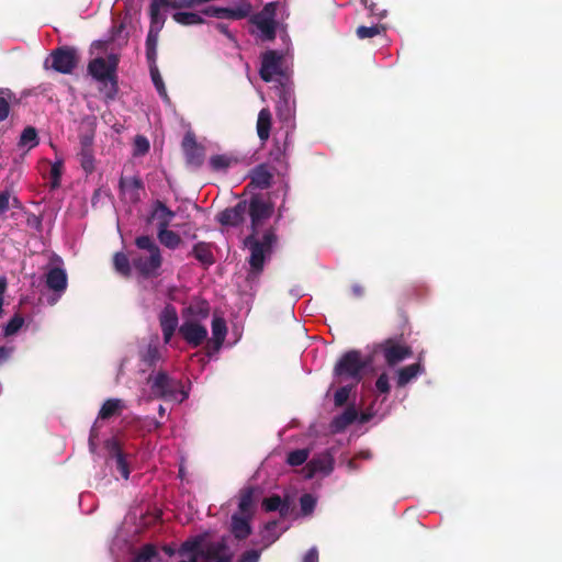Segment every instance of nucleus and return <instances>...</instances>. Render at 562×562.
<instances>
[{
    "instance_id": "f257e3e1",
    "label": "nucleus",
    "mask_w": 562,
    "mask_h": 562,
    "mask_svg": "<svg viewBox=\"0 0 562 562\" xmlns=\"http://www.w3.org/2000/svg\"><path fill=\"white\" fill-rule=\"evenodd\" d=\"M272 213L273 204L261 194H254L246 200V214L250 217L251 229V233L244 239V246L250 251L247 281L259 278L263 271L266 259L271 255L272 247L277 241L273 228L266 229L262 237H258L259 228L271 217Z\"/></svg>"
},
{
    "instance_id": "f03ea898",
    "label": "nucleus",
    "mask_w": 562,
    "mask_h": 562,
    "mask_svg": "<svg viewBox=\"0 0 562 562\" xmlns=\"http://www.w3.org/2000/svg\"><path fill=\"white\" fill-rule=\"evenodd\" d=\"M119 56L110 54L106 58L97 57L89 61L88 74L102 85L101 91L106 100H114L119 92L117 66Z\"/></svg>"
},
{
    "instance_id": "7ed1b4c3",
    "label": "nucleus",
    "mask_w": 562,
    "mask_h": 562,
    "mask_svg": "<svg viewBox=\"0 0 562 562\" xmlns=\"http://www.w3.org/2000/svg\"><path fill=\"white\" fill-rule=\"evenodd\" d=\"M135 246L140 250H146L148 256L137 255L133 257L132 265L137 273L144 279L157 278L162 266V256L159 246L153 237L142 235L135 238Z\"/></svg>"
},
{
    "instance_id": "20e7f679",
    "label": "nucleus",
    "mask_w": 562,
    "mask_h": 562,
    "mask_svg": "<svg viewBox=\"0 0 562 562\" xmlns=\"http://www.w3.org/2000/svg\"><path fill=\"white\" fill-rule=\"evenodd\" d=\"M373 351L381 355L389 367H395L413 356V349L404 341L403 336L384 339L374 346Z\"/></svg>"
},
{
    "instance_id": "39448f33",
    "label": "nucleus",
    "mask_w": 562,
    "mask_h": 562,
    "mask_svg": "<svg viewBox=\"0 0 562 562\" xmlns=\"http://www.w3.org/2000/svg\"><path fill=\"white\" fill-rule=\"evenodd\" d=\"M80 57L78 50L72 46H60L53 49L44 61L45 69H53L56 72L70 75L77 68Z\"/></svg>"
},
{
    "instance_id": "423d86ee",
    "label": "nucleus",
    "mask_w": 562,
    "mask_h": 562,
    "mask_svg": "<svg viewBox=\"0 0 562 562\" xmlns=\"http://www.w3.org/2000/svg\"><path fill=\"white\" fill-rule=\"evenodd\" d=\"M367 364L368 362L362 359L361 351L349 350L337 361L334 368V373L339 378L351 379L355 384H357L361 381L362 371Z\"/></svg>"
},
{
    "instance_id": "0eeeda50",
    "label": "nucleus",
    "mask_w": 562,
    "mask_h": 562,
    "mask_svg": "<svg viewBox=\"0 0 562 562\" xmlns=\"http://www.w3.org/2000/svg\"><path fill=\"white\" fill-rule=\"evenodd\" d=\"M148 383L153 394L159 398L176 400L178 393L181 394L180 402L188 397V393L179 391L181 383L168 375L166 371H158L156 375L148 376Z\"/></svg>"
},
{
    "instance_id": "6e6552de",
    "label": "nucleus",
    "mask_w": 562,
    "mask_h": 562,
    "mask_svg": "<svg viewBox=\"0 0 562 562\" xmlns=\"http://www.w3.org/2000/svg\"><path fill=\"white\" fill-rule=\"evenodd\" d=\"M181 147L187 165L193 168H200L205 158V148L198 144L195 135L192 132L186 133Z\"/></svg>"
},
{
    "instance_id": "1a4fd4ad",
    "label": "nucleus",
    "mask_w": 562,
    "mask_h": 562,
    "mask_svg": "<svg viewBox=\"0 0 562 562\" xmlns=\"http://www.w3.org/2000/svg\"><path fill=\"white\" fill-rule=\"evenodd\" d=\"M282 61L283 55L277 50H267L263 53L261 56V66L259 69L260 78L265 82H270L274 76H282Z\"/></svg>"
},
{
    "instance_id": "9d476101",
    "label": "nucleus",
    "mask_w": 562,
    "mask_h": 562,
    "mask_svg": "<svg viewBox=\"0 0 562 562\" xmlns=\"http://www.w3.org/2000/svg\"><path fill=\"white\" fill-rule=\"evenodd\" d=\"M45 284L48 290L54 292V297L49 300V304L53 305L67 290L68 277L66 270L60 267L49 268L45 274Z\"/></svg>"
},
{
    "instance_id": "9b49d317",
    "label": "nucleus",
    "mask_w": 562,
    "mask_h": 562,
    "mask_svg": "<svg viewBox=\"0 0 562 562\" xmlns=\"http://www.w3.org/2000/svg\"><path fill=\"white\" fill-rule=\"evenodd\" d=\"M334 469V457L333 454L326 450L314 456L304 467V477L312 479L317 473H323L328 475Z\"/></svg>"
},
{
    "instance_id": "f8f14e48",
    "label": "nucleus",
    "mask_w": 562,
    "mask_h": 562,
    "mask_svg": "<svg viewBox=\"0 0 562 562\" xmlns=\"http://www.w3.org/2000/svg\"><path fill=\"white\" fill-rule=\"evenodd\" d=\"M179 334L193 348L201 346L207 338L206 327L194 321H184L179 327Z\"/></svg>"
},
{
    "instance_id": "ddd939ff",
    "label": "nucleus",
    "mask_w": 562,
    "mask_h": 562,
    "mask_svg": "<svg viewBox=\"0 0 562 562\" xmlns=\"http://www.w3.org/2000/svg\"><path fill=\"white\" fill-rule=\"evenodd\" d=\"M119 189L122 199L136 204L140 201V192L144 190V182L139 176H121Z\"/></svg>"
},
{
    "instance_id": "4468645a",
    "label": "nucleus",
    "mask_w": 562,
    "mask_h": 562,
    "mask_svg": "<svg viewBox=\"0 0 562 562\" xmlns=\"http://www.w3.org/2000/svg\"><path fill=\"white\" fill-rule=\"evenodd\" d=\"M159 324L162 331L164 341L170 342L179 324L177 310L173 305L167 304L159 315Z\"/></svg>"
},
{
    "instance_id": "2eb2a0df",
    "label": "nucleus",
    "mask_w": 562,
    "mask_h": 562,
    "mask_svg": "<svg viewBox=\"0 0 562 562\" xmlns=\"http://www.w3.org/2000/svg\"><path fill=\"white\" fill-rule=\"evenodd\" d=\"M148 14L150 23L145 45L146 47H157L159 33L166 22V15L157 12V9L151 5L148 7Z\"/></svg>"
},
{
    "instance_id": "dca6fc26",
    "label": "nucleus",
    "mask_w": 562,
    "mask_h": 562,
    "mask_svg": "<svg viewBox=\"0 0 562 562\" xmlns=\"http://www.w3.org/2000/svg\"><path fill=\"white\" fill-rule=\"evenodd\" d=\"M246 215V200L239 201L235 206L223 210L217 215V221L224 226L236 227L240 225Z\"/></svg>"
},
{
    "instance_id": "f3484780",
    "label": "nucleus",
    "mask_w": 562,
    "mask_h": 562,
    "mask_svg": "<svg viewBox=\"0 0 562 562\" xmlns=\"http://www.w3.org/2000/svg\"><path fill=\"white\" fill-rule=\"evenodd\" d=\"M251 519H252L251 513L247 516H241L240 514H237V513L232 515L231 532L236 540L243 541L251 535V532H252V528L250 525Z\"/></svg>"
},
{
    "instance_id": "a211bd4d",
    "label": "nucleus",
    "mask_w": 562,
    "mask_h": 562,
    "mask_svg": "<svg viewBox=\"0 0 562 562\" xmlns=\"http://www.w3.org/2000/svg\"><path fill=\"white\" fill-rule=\"evenodd\" d=\"M210 304L202 299H195L188 307L182 311L186 321H194L196 323L206 319L210 315Z\"/></svg>"
},
{
    "instance_id": "6ab92c4d",
    "label": "nucleus",
    "mask_w": 562,
    "mask_h": 562,
    "mask_svg": "<svg viewBox=\"0 0 562 562\" xmlns=\"http://www.w3.org/2000/svg\"><path fill=\"white\" fill-rule=\"evenodd\" d=\"M228 550L227 537L223 536L218 541L209 542L200 551V557L205 561L222 559Z\"/></svg>"
},
{
    "instance_id": "aec40b11",
    "label": "nucleus",
    "mask_w": 562,
    "mask_h": 562,
    "mask_svg": "<svg viewBox=\"0 0 562 562\" xmlns=\"http://www.w3.org/2000/svg\"><path fill=\"white\" fill-rule=\"evenodd\" d=\"M250 184L258 189H268L272 183L273 175L267 165L261 164L255 167L250 172Z\"/></svg>"
},
{
    "instance_id": "412c9836",
    "label": "nucleus",
    "mask_w": 562,
    "mask_h": 562,
    "mask_svg": "<svg viewBox=\"0 0 562 562\" xmlns=\"http://www.w3.org/2000/svg\"><path fill=\"white\" fill-rule=\"evenodd\" d=\"M175 215V212L171 211L164 202L157 200L153 205V211L148 222L156 218L158 221V229L162 228V224L164 227H169Z\"/></svg>"
},
{
    "instance_id": "4be33fe9",
    "label": "nucleus",
    "mask_w": 562,
    "mask_h": 562,
    "mask_svg": "<svg viewBox=\"0 0 562 562\" xmlns=\"http://www.w3.org/2000/svg\"><path fill=\"white\" fill-rule=\"evenodd\" d=\"M272 126V114L268 108H263L259 111L257 117V134L261 142H267L270 137Z\"/></svg>"
},
{
    "instance_id": "5701e85b",
    "label": "nucleus",
    "mask_w": 562,
    "mask_h": 562,
    "mask_svg": "<svg viewBox=\"0 0 562 562\" xmlns=\"http://www.w3.org/2000/svg\"><path fill=\"white\" fill-rule=\"evenodd\" d=\"M424 368L419 362L403 367L396 371V385L404 387L418 374L423 373Z\"/></svg>"
},
{
    "instance_id": "b1692460",
    "label": "nucleus",
    "mask_w": 562,
    "mask_h": 562,
    "mask_svg": "<svg viewBox=\"0 0 562 562\" xmlns=\"http://www.w3.org/2000/svg\"><path fill=\"white\" fill-rule=\"evenodd\" d=\"M192 255L205 268L211 267L215 262V258L211 249V244L209 243H196L192 248Z\"/></svg>"
},
{
    "instance_id": "393cba45",
    "label": "nucleus",
    "mask_w": 562,
    "mask_h": 562,
    "mask_svg": "<svg viewBox=\"0 0 562 562\" xmlns=\"http://www.w3.org/2000/svg\"><path fill=\"white\" fill-rule=\"evenodd\" d=\"M358 418V412L355 406L350 405L348 406L340 415L336 416L331 426L335 431H342L348 426L353 424Z\"/></svg>"
},
{
    "instance_id": "a878e982",
    "label": "nucleus",
    "mask_w": 562,
    "mask_h": 562,
    "mask_svg": "<svg viewBox=\"0 0 562 562\" xmlns=\"http://www.w3.org/2000/svg\"><path fill=\"white\" fill-rule=\"evenodd\" d=\"M18 103L19 99L11 89L0 88V123L8 119L11 105Z\"/></svg>"
},
{
    "instance_id": "bb28decb",
    "label": "nucleus",
    "mask_w": 562,
    "mask_h": 562,
    "mask_svg": "<svg viewBox=\"0 0 562 562\" xmlns=\"http://www.w3.org/2000/svg\"><path fill=\"white\" fill-rule=\"evenodd\" d=\"M225 10L236 12L237 16H229V20H243L246 19L252 10V7L248 0H225L223 5Z\"/></svg>"
},
{
    "instance_id": "cd10ccee",
    "label": "nucleus",
    "mask_w": 562,
    "mask_h": 562,
    "mask_svg": "<svg viewBox=\"0 0 562 562\" xmlns=\"http://www.w3.org/2000/svg\"><path fill=\"white\" fill-rule=\"evenodd\" d=\"M227 334L226 322L223 317L215 316L212 321L213 349L218 351Z\"/></svg>"
},
{
    "instance_id": "c85d7f7f",
    "label": "nucleus",
    "mask_w": 562,
    "mask_h": 562,
    "mask_svg": "<svg viewBox=\"0 0 562 562\" xmlns=\"http://www.w3.org/2000/svg\"><path fill=\"white\" fill-rule=\"evenodd\" d=\"M125 408L124 402L120 398L106 400L99 411L98 417L101 419H109L119 415Z\"/></svg>"
},
{
    "instance_id": "c756f323",
    "label": "nucleus",
    "mask_w": 562,
    "mask_h": 562,
    "mask_svg": "<svg viewBox=\"0 0 562 562\" xmlns=\"http://www.w3.org/2000/svg\"><path fill=\"white\" fill-rule=\"evenodd\" d=\"M157 237L162 246L172 250L177 249L182 243V239L178 233L170 231L168 229V227L164 226L162 228L158 229Z\"/></svg>"
},
{
    "instance_id": "7c9ffc66",
    "label": "nucleus",
    "mask_w": 562,
    "mask_h": 562,
    "mask_svg": "<svg viewBox=\"0 0 562 562\" xmlns=\"http://www.w3.org/2000/svg\"><path fill=\"white\" fill-rule=\"evenodd\" d=\"M254 493L255 488L251 486L240 491L238 509L241 516H247L250 513L254 515Z\"/></svg>"
},
{
    "instance_id": "2f4dec72",
    "label": "nucleus",
    "mask_w": 562,
    "mask_h": 562,
    "mask_svg": "<svg viewBox=\"0 0 562 562\" xmlns=\"http://www.w3.org/2000/svg\"><path fill=\"white\" fill-rule=\"evenodd\" d=\"M251 22L261 32V38L263 41H273L276 38L277 22H270L266 19H258L252 16Z\"/></svg>"
},
{
    "instance_id": "473e14b6",
    "label": "nucleus",
    "mask_w": 562,
    "mask_h": 562,
    "mask_svg": "<svg viewBox=\"0 0 562 562\" xmlns=\"http://www.w3.org/2000/svg\"><path fill=\"white\" fill-rule=\"evenodd\" d=\"M113 266L116 272L128 278L132 273L131 261L126 254L119 251L113 256Z\"/></svg>"
},
{
    "instance_id": "72a5a7b5",
    "label": "nucleus",
    "mask_w": 562,
    "mask_h": 562,
    "mask_svg": "<svg viewBox=\"0 0 562 562\" xmlns=\"http://www.w3.org/2000/svg\"><path fill=\"white\" fill-rule=\"evenodd\" d=\"M172 19L178 24L189 26V25H196V24H203L204 19L194 12H175L172 14Z\"/></svg>"
},
{
    "instance_id": "f704fd0d",
    "label": "nucleus",
    "mask_w": 562,
    "mask_h": 562,
    "mask_svg": "<svg viewBox=\"0 0 562 562\" xmlns=\"http://www.w3.org/2000/svg\"><path fill=\"white\" fill-rule=\"evenodd\" d=\"M38 143H40V139H38V134H37L36 128L33 126H26L21 133V136L19 139V146L20 147L27 146L31 149V148L36 147L38 145Z\"/></svg>"
},
{
    "instance_id": "c9c22d12",
    "label": "nucleus",
    "mask_w": 562,
    "mask_h": 562,
    "mask_svg": "<svg viewBox=\"0 0 562 562\" xmlns=\"http://www.w3.org/2000/svg\"><path fill=\"white\" fill-rule=\"evenodd\" d=\"M157 558V548L151 543H146L134 555L133 562H154Z\"/></svg>"
},
{
    "instance_id": "e433bc0d",
    "label": "nucleus",
    "mask_w": 562,
    "mask_h": 562,
    "mask_svg": "<svg viewBox=\"0 0 562 562\" xmlns=\"http://www.w3.org/2000/svg\"><path fill=\"white\" fill-rule=\"evenodd\" d=\"M81 168L87 175H90L95 169V159L93 149H80L77 154Z\"/></svg>"
},
{
    "instance_id": "4c0bfd02",
    "label": "nucleus",
    "mask_w": 562,
    "mask_h": 562,
    "mask_svg": "<svg viewBox=\"0 0 562 562\" xmlns=\"http://www.w3.org/2000/svg\"><path fill=\"white\" fill-rule=\"evenodd\" d=\"M385 32V26L382 24H374L372 26L360 25L356 30V35L359 40L372 38Z\"/></svg>"
},
{
    "instance_id": "58836bf2",
    "label": "nucleus",
    "mask_w": 562,
    "mask_h": 562,
    "mask_svg": "<svg viewBox=\"0 0 562 562\" xmlns=\"http://www.w3.org/2000/svg\"><path fill=\"white\" fill-rule=\"evenodd\" d=\"M104 448L108 452V461H117V458H123L125 454L121 447V443L115 438L108 439L104 443Z\"/></svg>"
},
{
    "instance_id": "ea45409f",
    "label": "nucleus",
    "mask_w": 562,
    "mask_h": 562,
    "mask_svg": "<svg viewBox=\"0 0 562 562\" xmlns=\"http://www.w3.org/2000/svg\"><path fill=\"white\" fill-rule=\"evenodd\" d=\"M202 14L206 16H213L217 19H227L229 20V16H237L238 14L236 12L227 11L224 9L223 5H207L201 11Z\"/></svg>"
},
{
    "instance_id": "a19ab883",
    "label": "nucleus",
    "mask_w": 562,
    "mask_h": 562,
    "mask_svg": "<svg viewBox=\"0 0 562 562\" xmlns=\"http://www.w3.org/2000/svg\"><path fill=\"white\" fill-rule=\"evenodd\" d=\"M295 114V103L277 102V115L283 122H291Z\"/></svg>"
},
{
    "instance_id": "79ce46f5",
    "label": "nucleus",
    "mask_w": 562,
    "mask_h": 562,
    "mask_svg": "<svg viewBox=\"0 0 562 562\" xmlns=\"http://www.w3.org/2000/svg\"><path fill=\"white\" fill-rule=\"evenodd\" d=\"M310 457V450L308 449H296L293 451H290L286 457V462L291 467H299L304 464Z\"/></svg>"
},
{
    "instance_id": "37998d69",
    "label": "nucleus",
    "mask_w": 562,
    "mask_h": 562,
    "mask_svg": "<svg viewBox=\"0 0 562 562\" xmlns=\"http://www.w3.org/2000/svg\"><path fill=\"white\" fill-rule=\"evenodd\" d=\"M202 537H195V538H192V539H188L186 540L180 549H179V552L181 554L183 553H193L192 555H196L200 557V551L202 550Z\"/></svg>"
},
{
    "instance_id": "c03bdc74",
    "label": "nucleus",
    "mask_w": 562,
    "mask_h": 562,
    "mask_svg": "<svg viewBox=\"0 0 562 562\" xmlns=\"http://www.w3.org/2000/svg\"><path fill=\"white\" fill-rule=\"evenodd\" d=\"M24 324V318L20 314H15L4 326L2 334L4 337H10L16 334Z\"/></svg>"
},
{
    "instance_id": "a18cd8bd",
    "label": "nucleus",
    "mask_w": 562,
    "mask_h": 562,
    "mask_svg": "<svg viewBox=\"0 0 562 562\" xmlns=\"http://www.w3.org/2000/svg\"><path fill=\"white\" fill-rule=\"evenodd\" d=\"M149 72H150L151 81H153L157 92L159 93V95L162 97L164 99H168L167 90H166L165 83L162 81V78L160 76L158 67L149 68Z\"/></svg>"
},
{
    "instance_id": "49530a36",
    "label": "nucleus",
    "mask_w": 562,
    "mask_h": 562,
    "mask_svg": "<svg viewBox=\"0 0 562 562\" xmlns=\"http://www.w3.org/2000/svg\"><path fill=\"white\" fill-rule=\"evenodd\" d=\"M233 159L226 155H214L210 158V166L214 171L226 170Z\"/></svg>"
},
{
    "instance_id": "de8ad7c7",
    "label": "nucleus",
    "mask_w": 562,
    "mask_h": 562,
    "mask_svg": "<svg viewBox=\"0 0 562 562\" xmlns=\"http://www.w3.org/2000/svg\"><path fill=\"white\" fill-rule=\"evenodd\" d=\"M300 506L302 515L308 516L316 507V498L312 494L305 493L300 497Z\"/></svg>"
},
{
    "instance_id": "09e8293b",
    "label": "nucleus",
    "mask_w": 562,
    "mask_h": 562,
    "mask_svg": "<svg viewBox=\"0 0 562 562\" xmlns=\"http://www.w3.org/2000/svg\"><path fill=\"white\" fill-rule=\"evenodd\" d=\"M278 5V2H269L259 13L255 14L254 16L258 19H266L270 22H276Z\"/></svg>"
},
{
    "instance_id": "8fccbe9b",
    "label": "nucleus",
    "mask_w": 562,
    "mask_h": 562,
    "mask_svg": "<svg viewBox=\"0 0 562 562\" xmlns=\"http://www.w3.org/2000/svg\"><path fill=\"white\" fill-rule=\"evenodd\" d=\"M63 161L57 160L50 167V187L52 189H57L60 186V178L63 173Z\"/></svg>"
},
{
    "instance_id": "3c124183",
    "label": "nucleus",
    "mask_w": 562,
    "mask_h": 562,
    "mask_svg": "<svg viewBox=\"0 0 562 562\" xmlns=\"http://www.w3.org/2000/svg\"><path fill=\"white\" fill-rule=\"evenodd\" d=\"M160 358L159 350L156 346L149 345L146 351L142 355V360L149 367H154Z\"/></svg>"
},
{
    "instance_id": "603ef678",
    "label": "nucleus",
    "mask_w": 562,
    "mask_h": 562,
    "mask_svg": "<svg viewBox=\"0 0 562 562\" xmlns=\"http://www.w3.org/2000/svg\"><path fill=\"white\" fill-rule=\"evenodd\" d=\"M352 387H353V384L345 385V386L339 387L335 392L334 402H335L336 406L340 407L347 403Z\"/></svg>"
},
{
    "instance_id": "864d4df0",
    "label": "nucleus",
    "mask_w": 562,
    "mask_h": 562,
    "mask_svg": "<svg viewBox=\"0 0 562 562\" xmlns=\"http://www.w3.org/2000/svg\"><path fill=\"white\" fill-rule=\"evenodd\" d=\"M281 502H282V498L279 495L273 494V495H271L269 497H266L262 501L261 506L268 513L277 512L281 507Z\"/></svg>"
},
{
    "instance_id": "5fc2aeb1",
    "label": "nucleus",
    "mask_w": 562,
    "mask_h": 562,
    "mask_svg": "<svg viewBox=\"0 0 562 562\" xmlns=\"http://www.w3.org/2000/svg\"><path fill=\"white\" fill-rule=\"evenodd\" d=\"M149 142L145 136L137 135L134 139V156H143L149 150Z\"/></svg>"
},
{
    "instance_id": "6e6d98bb",
    "label": "nucleus",
    "mask_w": 562,
    "mask_h": 562,
    "mask_svg": "<svg viewBox=\"0 0 562 562\" xmlns=\"http://www.w3.org/2000/svg\"><path fill=\"white\" fill-rule=\"evenodd\" d=\"M375 389L381 394L387 395L390 393V390H391L390 379L385 372L381 373L378 376V379L375 381Z\"/></svg>"
},
{
    "instance_id": "4d7b16f0",
    "label": "nucleus",
    "mask_w": 562,
    "mask_h": 562,
    "mask_svg": "<svg viewBox=\"0 0 562 562\" xmlns=\"http://www.w3.org/2000/svg\"><path fill=\"white\" fill-rule=\"evenodd\" d=\"M26 225L27 227L34 229L36 233H42L43 218L42 216L34 213H26Z\"/></svg>"
},
{
    "instance_id": "13d9d810",
    "label": "nucleus",
    "mask_w": 562,
    "mask_h": 562,
    "mask_svg": "<svg viewBox=\"0 0 562 562\" xmlns=\"http://www.w3.org/2000/svg\"><path fill=\"white\" fill-rule=\"evenodd\" d=\"M278 101L286 102V103H295V97H294L293 89L288 85L281 83Z\"/></svg>"
},
{
    "instance_id": "bf43d9fd",
    "label": "nucleus",
    "mask_w": 562,
    "mask_h": 562,
    "mask_svg": "<svg viewBox=\"0 0 562 562\" xmlns=\"http://www.w3.org/2000/svg\"><path fill=\"white\" fill-rule=\"evenodd\" d=\"M260 555V550L249 549L240 554L237 562H259Z\"/></svg>"
},
{
    "instance_id": "052dcab7",
    "label": "nucleus",
    "mask_w": 562,
    "mask_h": 562,
    "mask_svg": "<svg viewBox=\"0 0 562 562\" xmlns=\"http://www.w3.org/2000/svg\"><path fill=\"white\" fill-rule=\"evenodd\" d=\"M93 139H94L93 131L81 133L79 135L80 149H93Z\"/></svg>"
},
{
    "instance_id": "680f3d73",
    "label": "nucleus",
    "mask_w": 562,
    "mask_h": 562,
    "mask_svg": "<svg viewBox=\"0 0 562 562\" xmlns=\"http://www.w3.org/2000/svg\"><path fill=\"white\" fill-rule=\"evenodd\" d=\"M116 470L121 473V475L127 480L130 476V468L128 463L126 461V457L117 458V461L115 462Z\"/></svg>"
},
{
    "instance_id": "e2e57ef3",
    "label": "nucleus",
    "mask_w": 562,
    "mask_h": 562,
    "mask_svg": "<svg viewBox=\"0 0 562 562\" xmlns=\"http://www.w3.org/2000/svg\"><path fill=\"white\" fill-rule=\"evenodd\" d=\"M11 193L8 190L0 192V214L10 209Z\"/></svg>"
},
{
    "instance_id": "0e129e2a",
    "label": "nucleus",
    "mask_w": 562,
    "mask_h": 562,
    "mask_svg": "<svg viewBox=\"0 0 562 562\" xmlns=\"http://www.w3.org/2000/svg\"><path fill=\"white\" fill-rule=\"evenodd\" d=\"M146 58L149 68L157 67V47H146Z\"/></svg>"
},
{
    "instance_id": "69168bd1",
    "label": "nucleus",
    "mask_w": 562,
    "mask_h": 562,
    "mask_svg": "<svg viewBox=\"0 0 562 562\" xmlns=\"http://www.w3.org/2000/svg\"><path fill=\"white\" fill-rule=\"evenodd\" d=\"M303 562H318V551L316 548H311L304 555Z\"/></svg>"
},
{
    "instance_id": "338daca9",
    "label": "nucleus",
    "mask_w": 562,
    "mask_h": 562,
    "mask_svg": "<svg viewBox=\"0 0 562 562\" xmlns=\"http://www.w3.org/2000/svg\"><path fill=\"white\" fill-rule=\"evenodd\" d=\"M12 348H8L4 346L0 347V364L7 361L11 355Z\"/></svg>"
},
{
    "instance_id": "774afa93",
    "label": "nucleus",
    "mask_w": 562,
    "mask_h": 562,
    "mask_svg": "<svg viewBox=\"0 0 562 562\" xmlns=\"http://www.w3.org/2000/svg\"><path fill=\"white\" fill-rule=\"evenodd\" d=\"M215 26L220 33L226 35L228 38H233V36L228 30V26L226 24L217 23Z\"/></svg>"
}]
</instances>
